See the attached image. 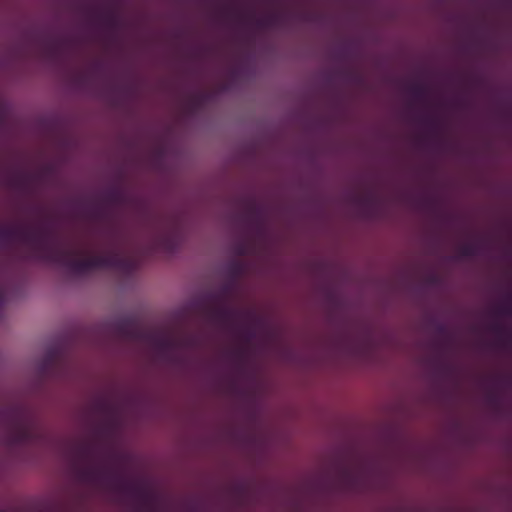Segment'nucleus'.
Listing matches in <instances>:
<instances>
[{
    "instance_id": "f257e3e1",
    "label": "nucleus",
    "mask_w": 512,
    "mask_h": 512,
    "mask_svg": "<svg viewBox=\"0 0 512 512\" xmlns=\"http://www.w3.org/2000/svg\"><path fill=\"white\" fill-rule=\"evenodd\" d=\"M0 240L5 243L21 242L31 249V257L34 260L61 265L76 275H84L101 268L124 272L134 269L132 260L117 253L79 258L78 251L63 248L55 243L53 232L45 222L38 225H0Z\"/></svg>"
},
{
    "instance_id": "f03ea898",
    "label": "nucleus",
    "mask_w": 512,
    "mask_h": 512,
    "mask_svg": "<svg viewBox=\"0 0 512 512\" xmlns=\"http://www.w3.org/2000/svg\"><path fill=\"white\" fill-rule=\"evenodd\" d=\"M71 454L79 468L81 479L88 483H106L119 492L129 496L138 512H159L157 496L143 485L127 481L124 478L94 463L95 447L90 443H76L71 447Z\"/></svg>"
},
{
    "instance_id": "7ed1b4c3",
    "label": "nucleus",
    "mask_w": 512,
    "mask_h": 512,
    "mask_svg": "<svg viewBox=\"0 0 512 512\" xmlns=\"http://www.w3.org/2000/svg\"><path fill=\"white\" fill-rule=\"evenodd\" d=\"M6 416L13 430L14 441L19 444L30 442L34 436V430L22 412L17 408H11L7 411Z\"/></svg>"
},
{
    "instance_id": "20e7f679",
    "label": "nucleus",
    "mask_w": 512,
    "mask_h": 512,
    "mask_svg": "<svg viewBox=\"0 0 512 512\" xmlns=\"http://www.w3.org/2000/svg\"><path fill=\"white\" fill-rule=\"evenodd\" d=\"M238 220L247 229L260 232L264 225L263 209L256 202L247 201L242 213L238 216Z\"/></svg>"
},
{
    "instance_id": "39448f33",
    "label": "nucleus",
    "mask_w": 512,
    "mask_h": 512,
    "mask_svg": "<svg viewBox=\"0 0 512 512\" xmlns=\"http://www.w3.org/2000/svg\"><path fill=\"white\" fill-rule=\"evenodd\" d=\"M208 315L214 323L224 327L231 326L237 318L236 310L225 305L210 307Z\"/></svg>"
},
{
    "instance_id": "423d86ee",
    "label": "nucleus",
    "mask_w": 512,
    "mask_h": 512,
    "mask_svg": "<svg viewBox=\"0 0 512 512\" xmlns=\"http://www.w3.org/2000/svg\"><path fill=\"white\" fill-rule=\"evenodd\" d=\"M492 332L497 337V341L500 346L506 347L511 343V331L508 327L503 324L496 323L491 327Z\"/></svg>"
},
{
    "instance_id": "0eeeda50",
    "label": "nucleus",
    "mask_w": 512,
    "mask_h": 512,
    "mask_svg": "<svg viewBox=\"0 0 512 512\" xmlns=\"http://www.w3.org/2000/svg\"><path fill=\"white\" fill-rule=\"evenodd\" d=\"M118 332L125 338H135L137 333V327L132 319H122L117 324Z\"/></svg>"
},
{
    "instance_id": "6e6552de",
    "label": "nucleus",
    "mask_w": 512,
    "mask_h": 512,
    "mask_svg": "<svg viewBox=\"0 0 512 512\" xmlns=\"http://www.w3.org/2000/svg\"><path fill=\"white\" fill-rule=\"evenodd\" d=\"M105 200L109 205L116 206L124 202L125 196L121 189L114 187L105 193Z\"/></svg>"
},
{
    "instance_id": "1a4fd4ad",
    "label": "nucleus",
    "mask_w": 512,
    "mask_h": 512,
    "mask_svg": "<svg viewBox=\"0 0 512 512\" xmlns=\"http://www.w3.org/2000/svg\"><path fill=\"white\" fill-rule=\"evenodd\" d=\"M282 19V15L279 13L269 14L265 17L256 19L255 23L258 28H269L276 26Z\"/></svg>"
},
{
    "instance_id": "9d476101",
    "label": "nucleus",
    "mask_w": 512,
    "mask_h": 512,
    "mask_svg": "<svg viewBox=\"0 0 512 512\" xmlns=\"http://www.w3.org/2000/svg\"><path fill=\"white\" fill-rule=\"evenodd\" d=\"M94 410L106 416H110L114 413L113 404L106 398H98L94 402Z\"/></svg>"
},
{
    "instance_id": "9b49d317",
    "label": "nucleus",
    "mask_w": 512,
    "mask_h": 512,
    "mask_svg": "<svg viewBox=\"0 0 512 512\" xmlns=\"http://www.w3.org/2000/svg\"><path fill=\"white\" fill-rule=\"evenodd\" d=\"M103 25L108 29H116L119 25V18L114 11H108L100 15Z\"/></svg>"
},
{
    "instance_id": "f8f14e48",
    "label": "nucleus",
    "mask_w": 512,
    "mask_h": 512,
    "mask_svg": "<svg viewBox=\"0 0 512 512\" xmlns=\"http://www.w3.org/2000/svg\"><path fill=\"white\" fill-rule=\"evenodd\" d=\"M408 91L416 101H422L427 97V87L423 84H413L409 86Z\"/></svg>"
},
{
    "instance_id": "ddd939ff",
    "label": "nucleus",
    "mask_w": 512,
    "mask_h": 512,
    "mask_svg": "<svg viewBox=\"0 0 512 512\" xmlns=\"http://www.w3.org/2000/svg\"><path fill=\"white\" fill-rule=\"evenodd\" d=\"M358 203L365 209L367 213H370L377 204V198L373 194H367L358 197Z\"/></svg>"
},
{
    "instance_id": "4468645a",
    "label": "nucleus",
    "mask_w": 512,
    "mask_h": 512,
    "mask_svg": "<svg viewBox=\"0 0 512 512\" xmlns=\"http://www.w3.org/2000/svg\"><path fill=\"white\" fill-rule=\"evenodd\" d=\"M479 253V245L477 243H468L460 247L459 254L463 258L476 256Z\"/></svg>"
},
{
    "instance_id": "2eb2a0df",
    "label": "nucleus",
    "mask_w": 512,
    "mask_h": 512,
    "mask_svg": "<svg viewBox=\"0 0 512 512\" xmlns=\"http://www.w3.org/2000/svg\"><path fill=\"white\" fill-rule=\"evenodd\" d=\"M174 245H175V240H174V236H172V235L165 236L161 239V246L166 250H169V251L173 250Z\"/></svg>"
},
{
    "instance_id": "dca6fc26",
    "label": "nucleus",
    "mask_w": 512,
    "mask_h": 512,
    "mask_svg": "<svg viewBox=\"0 0 512 512\" xmlns=\"http://www.w3.org/2000/svg\"><path fill=\"white\" fill-rule=\"evenodd\" d=\"M102 214V209L99 205L93 204L88 207V215L92 218H99Z\"/></svg>"
},
{
    "instance_id": "f3484780",
    "label": "nucleus",
    "mask_w": 512,
    "mask_h": 512,
    "mask_svg": "<svg viewBox=\"0 0 512 512\" xmlns=\"http://www.w3.org/2000/svg\"><path fill=\"white\" fill-rule=\"evenodd\" d=\"M425 122L433 131L440 130V121L437 118L429 117L425 119Z\"/></svg>"
},
{
    "instance_id": "a211bd4d",
    "label": "nucleus",
    "mask_w": 512,
    "mask_h": 512,
    "mask_svg": "<svg viewBox=\"0 0 512 512\" xmlns=\"http://www.w3.org/2000/svg\"><path fill=\"white\" fill-rule=\"evenodd\" d=\"M512 298H509L511 300ZM498 313L504 316H510L512 314V306L510 304V301H507L504 305H502L498 309Z\"/></svg>"
},
{
    "instance_id": "6ab92c4d",
    "label": "nucleus",
    "mask_w": 512,
    "mask_h": 512,
    "mask_svg": "<svg viewBox=\"0 0 512 512\" xmlns=\"http://www.w3.org/2000/svg\"><path fill=\"white\" fill-rule=\"evenodd\" d=\"M6 298H7L6 287L3 283V281L0 279V309L5 304Z\"/></svg>"
},
{
    "instance_id": "aec40b11",
    "label": "nucleus",
    "mask_w": 512,
    "mask_h": 512,
    "mask_svg": "<svg viewBox=\"0 0 512 512\" xmlns=\"http://www.w3.org/2000/svg\"><path fill=\"white\" fill-rule=\"evenodd\" d=\"M488 400L492 405L498 406L500 403V396L496 392H491L488 396Z\"/></svg>"
},
{
    "instance_id": "412c9836",
    "label": "nucleus",
    "mask_w": 512,
    "mask_h": 512,
    "mask_svg": "<svg viewBox=\"0 0 512 512\" xmlns=\"http://www.w3.org/2000/svg\"><path fill=\"white\" fill-rule=\"evenodd\" d=\"M437 332L440 336L446 338L447 340L449 339V335H448V332H447V329L444 325L442 324H439L437 326Z\"/></svg>"
},
{
    "instance_id": "4be33fe9",
    "label": "nucleus",
    "mask_w": 512,
    "mask_h": 512,
    "mask_svg": "<svg viewBox=\"0 0 512 512\" xmlns=\"http://www.w3.org/2000/svg\"><path fill=\"white\" fill-rule=\"evenodd\" d=\"M160 346H161L163 349H168V348H170V346H171V342H170V340H168V339H162V340H160Z\"/></svg>"
},
{
    "instance_id": "5701e85b",
    "label": "nucleus",
    "mask_w": 512,
    "mask_h": 512,
    "mask_svg": "<svg viewBox=\"0 0 512 512\" xmlns=\"http://www.w3.org/2000/svg\"><path fill=\"white\" fill-rule=\"evenodd\" d=\"M14 183L17 186H22L24 183V178L22 176H18L14 179Z\"/></svg>"
},
{
    "instance_id": "b1692460",
    "label": "nucleus",
    "mask_w": 512,
    "mask_h": 512,
    "mask_svg": "<svg viewBox=\"0 0 512 512\" xmlns=\"http://www.w3.org/2000/svg\"><path fill=\"white\" fill-rule=\"evenodd\" d=\"M238 253L240 255H244L246 253V248L245 246L241 245L239 248H238Z\"/></svg>"
},
{
    "instance_id": "393cba45",
    "label": "nucleus",
    "mask_w": 512,
    "mask_h": 512,
    "mask_svg": "<svg viewBox=\"0 0 512 512\" xmlns=\"http://www.w3.org/2000/svg\"><path fill=\"white\" fill-rule=\"evenodd\" d=\"M243 332H244V334L247 335L248 338L252 337L251 332L248 329H245Z\"/></svg>"
},
{
    "instance_id": "a878e982",
    "label": "nucleus",
    "mask_w": 512,
    "mask_h": 512,
    "mask_svg": "<svg viewBox=\"0 0 512 512\" xmlns=\"http://www.w3.org/2000/svg\"><path fill=\"white\" fill-rule=\"evenodd\" d=\"M436 281H437L436 276H432V277L430 278V283H435Z\"/></svg>"
},
{
    "instance_id": "bb28decb",
    "label": "nucleus",
    "mask_w": 512,
    "mask_h": 512,
    "mask_svg": "<svg viewBox=\"0 0 512 512\" xmlns=\"http://www.w3.org/2000/svg\"><path fill=\"white\" fill-rule=\"evenodd\" d=\"M237 357L242 358L243 357V351H238L237 352Z\"/></svg>"
},
{
    "instance_id": "cd10ccee",
    "label": "nucleus",
    "mask_w": 512,
    "mask_h": 512,
    "mask_svg": "<svg viewBox=\"0 0 512 512\" xmlns=\"http://www.w3.org/2000/svg\"><path fill=\"white\" fill-rule=\"evenodd\" d=\"M504 382H505V384L508 385L510 383V379H506Z\"/></svg>"
},
{
    "instance_id": "c85d7f7f",
    "label": "nucleus",
    "mask_w": 512,
    "mask_h": 512,
    "mask_svg": "<svg viewBox=\"0 0 512 512\" xmlns=\"http://www.w3.org/2000/svg\"><path fill=\"white\" fill-rule=\"evenodd\" d=\"M457 105H462V102L461 101H457Z\"/></svg>"
}]
</instances>
